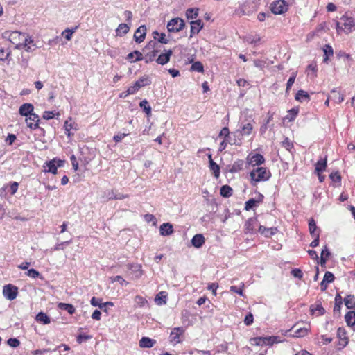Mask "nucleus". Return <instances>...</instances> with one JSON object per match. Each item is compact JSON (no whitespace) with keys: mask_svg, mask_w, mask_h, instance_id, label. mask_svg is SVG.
<instances>
[{"mask_svg":"<svg viewBox=\"0 0 355 355\" xmlns=\"http://www.w3.org/2000/svg\"><path fill=\"white\" fill-rule=\"evenodd\" d=\"M2 37L15 45L17 49H24L26 52H33L36 49V44L32 37L28 34L17 31H6Z\"/></svg>","mask_w":355,"mask_h":355,"instance_id":"obj_1","label":"nucleus"},{"mask_svg":"<svg viewBox=\"0 0 355 355\" xmlns=\"http://www.w3.org/2000/svg\"><path fill=\"white\" fill-rule=\"evenodd\" d=\"M271 175V172L266 167H257L250 173V183L253 187H256L260 182L268 181Z\"/></svg>","mask_w":355,"mask_h":355,"instance_id":"obj_2","label":"nucleus"},{"mask_svg":"<svg viewBox=\"0 0 355 355\" xmlns=\"http://www.w3.org/2000/svg\"><path fill=\"white\" fill-rule=\"evenodd\" d=\"M336 31L338 33L343 31L346 34L355 31V17H349L346 13L340 18V21L336 22Z\"/></svg>","mask_w":355,"mask_h":355,"instance_id":"obj_3","label":"nucleus"},{"mask_svg":"<svg viewBox=\"0 0 355 355\" xmlns=\"http://www.w3.org/2000/svg\"><path fill=\"white\" fill-rule=\"evenodd\" d=\"M19 293L18 287L8 284L3 287V295L8 300L12 301L17 297Z\"/></svg>","mask_w":355,"mask_h":355,"instance_id":"obj_4","label":"nucleus"},{"mask_svg":"<svg viewBox=\"0 0 355 355\" xmlns=\"http://www.w3.org/2000/svg\"><path fill=\"white\" fill-rule=\"evenodd\" d=\"M185 26L184 21L179 17L171 19L167 24V29L169 32L178 33Z\"/></svg>","mask_w":355,"mask_h":355,"instance_id":"obj_5","label":"nucleus"},{"mask_svg":"<svg viewBox=\"0 0 355 355\" xmlns=\"http://www.w3.org/2000/svg\"><path fill=\"white\" fill-rule=\"evenodd\" d=\"M337 338L338 340L337 347L338 350L344 349L349 343V338L344 327H339L337 329Z\"/></svg>","mask_w":355,"mask_h":355,"instance_id":"obj_6","label":"nucleus"},{"mask_svg":"<svg viewBox=\"0 0 355 355\" xmlns=\"http://www.w3.org/2000/svg\"><path fill=\"white\" fill-rule=\"evenodd\" d=\"M64 161L61 159H53L49 162H46L44 165V171L46 173H51L54 175L57 174L58 167H61L63 166Z\"/></svg>","mask_w":355,"mask_h":355,"instance_id":"obj_7","label":"nucleus"},{"mask_svg":"<svg viewBox=\"0 0 355 355\" xmlns=\"http://www.w3.org/2000/svg\"><path fill=\"white\" fill-rule=\"evenodd\" d=\"M258 2L257 0H246L242 5L241 10L243 15H250L257 11Z\"/></svg>","mask_w":355,"mask_h":355,"instance_id":"obj_8","label":"nucleus"},{"mask_svg":"<svg viewBox=\"0 0 355 355\" xmlns=\"http://www.w3.org/2000/svg\"><path fill=\"white\" fill-rule=\"evenodd\" d=\"M185 330L183 327H175L170 333V342L174 344L180 343L182 341Z\"/></svg>","mask_w":355,"mask_h":355,"instance_id":"obj_9","label":"nucleus"},{"mask_svg":"<svg viewBox=\"0 0 355 355\" xmlns=\"http://www.w3.org/2000/svg\"><path fill=\"white\" fill-rule=\"evenodd\" d=\"M288 6L284 0H278L270 5V10L275 15H281L287 11Z\"/></svg>","mask_w":355,"mask_h":355,"instance_id":"obj_10","label":"nucleus"},{"mask_svg":"<svg viewBox=\"0 0 355 355\" xmlns=\"http://www.w3.org/2000/svg\"><path fill=\"white\" fill-rule=\"evenodd\" d=\"M246 159L248 164L252 166H260L265 162L264 157L259 153H250L248 155Z\"/></svg>","mask_w":355,"mask_h":355,"instance_id":"obj_11","label":"nucleus"},{"mask_svg":"<svg viewBox=\"0 0 355 355\" xmlns=\"http://www.w3.org/2000/svg\"><path fill=\"white\" fill-rule=\"evenodd\" d=\"M26 123L27 125V127L29 128L31 130H36L39 128V122H40V118L37 114L35 113H33L25 119Z\"/></svg>","mask_w":355,"mask_h":355,"instance_id":"obj_12","label":"nucleus"},{"mask_svg":"<svg viewBox=\"0 0 355 355\" xmlns=\"http://www.w3.org/2000/svg\"><path fill=\"white\" fill-rule=\"evenodd\" d=\"M191 30H190V35L189 37L192 38L195 35L199 33V32L203 28L204 24L202 20L197 19L195 21H191L190 22Z\"/></svg>","mask_w":355,"mask_h":355,"instance_id":"obj_13","label":"nucleus"},{"mask_svg":"<svg viewBox=\"0 0 355 355\" xmlns=\"http://www.w3.org/2000/svg\"><path fill=\"white\" fill-rule=\"evenodd\" d=\"M309 326V324L308 325ZM297 324H294L290 331H293V337L295 338H303L308 335L310 332V327H300L297 328Z\"/></svg>","mask_w":355,"mask_h":355,"instance_id":"obj_14","label":"nucleus"},{"mask_svg":"<svg viewBox=\"0 0 355 355\" xmlns=\"http://www.w3.org/2000/svg\"><path fill=\"white\" fill-rule=\"evenodd\" d=\"M128 270L132 271V279H139L143 275L142 267L138 263H128L127 265Z\"/></svg>","mask_w":355,"mask_h":355,"instance_id":"obj_15","label":"nucleus"},{"mask_svg":"<svg viewBox=\"0 0 355 355\" xmlns=\"http://www.w3.org/2000/svg\"><path fill=\"white\" fill-rule=\"evenodd\" d=\"M146 31L147 29L145 25L140 26L136 30L134 34V39L137 43L140 44L145 40Z\"/></svg>","mask_w":355,"mask_h":355,"instance_id":"obj_16","label":"nucleus"},{"mask_svg":"<svg viewBox=\"0 0 355 355\" xmlns=\"http://www.w3.org/2000/svg\"><path fill=\"white\" fill-rule=\"evenodd\" d=\"M173 54V51L171 49L164 50L157 58H156V62L161 65H164L170 61L171 56Z\"/></svg>","mask_w":355,"mask_h":355,"instance_id":"obj_17","label":"nucleus"},{"mask_svg":"<svg viewBox=\"0 0 355 355\" xmlns=\"http://www.w3.org/2000/svg\"><path fill=\"white\" fill-rule=\"evenodd\" d=\"M33 110L34 106L31 103H26L20 106L19 109V113L20 115L26 117L33 114Z\"/></svg>","mask_w":355,"mask_h":355,"instance_id":"obj_18","label":"nucleus"},{"mask_svg":"<svg viewBox=\"0 0 355 355\" xmlns=\"http://www.w3.org/2000/svg\"><path fill=\"white\" fill-rule=\"evenodd\" d=\"M277 232L278 229L275 227L268 228L263 225H259V232L265 237H270L277 234Z\"/></svg>","mask_w":355,"mask_h":355,"instance_id":"obj_19","label":"nucleus"},{"mask_svg":"<svg viewBox=\"0 0 355 355\" xmlns=\"http://www.w3.org/2000/svg\"><path fill=\"white\" fill-rule=\"evenodd\" d=\"M126 60H128L130 62L132 63L136 62L137 61L143 60L144 56L140 51L135 50L127 55Z\"/></svg>","mask_w":355,"mask_h":355,"instance_id":"obj_20","label":"nucleus"},{"mask_svg":"<svg viewBox=\"0 0 355 355\" xmlns=\"http://www.w3.org/2000/svg\"><path fill=\"white\" fill-rule=\"evenodd\" d=\"M263 196L261 193L259 194V198L257 200H255L254 198H250L245 203V209L246 211H249L255 206L257 205V204H259L263 201Z\"/></svg>","mask_w":355,"mask_h":355,"instance_id":"obj_21","label":"nucleus"},{"mask_svg":"<svg viewBox=\"0 0 355 355\" xmlns=\"http://www.w3.org/2000/svg\"><path fill=\"white\" fill-rule=\"evenodd\" d=\"M174 232L172 224L169 223H165L160 225L159 233L162 236H169Z\"/></svg>","mask_w":355,"mask_h":355,"instance_id":"obj_22","label":"nucleus"},{"mask_svg":"<svg viewBox=\"0 0 355 355\" xmlns=\"http://www.w3.org/2000/svg\"><path fill=\"white\" fill-rule=\"evenodd\" d=\"M208 158L209 162V169L212 171L214 176L216 178H218L220 173V166L216 162H214L211 154L208 155Z\"/></svg>","mask_w":355,"mask_h":355,"instance_id":"obj_23","label":"nucleus"},{"mask_svg":"<svg viewBox=\"0 0 355 355\" xmlns=\"http://www.w3.org/2000/svg\"><path fill=\"white\" fill-rule=\"evenodd\" d=\"M168 297V293L166 291L159 292L155 297V302L159 306H162L166 304Z\"/></svg>","mask_w":355,"mask_h":355,"instance_id":"obj_24","label":"nucleus"},{"mask_svg":"<svg viewBox=\"0 0 355 355\" xmlns=\"http://www.w3.org/2000/svg\"><path fill=\"white\" fill-rule=\"evenodd\" d=\"M76 124L72 121L70 119L69 120H67L64 122V128L65 134L67 135L68 138H71L73 134L71 132V130H76Z\"/></svg>","mask_w":355,"mask_h":355,"instance_id":"obj_25","label":"nucleus"},{"mask_svg":"<svg viewBox=\"0 0 355 355\" xmlns=\"http://www.w3.org/2000/svg\"><path fill=\"white\" fill-rule=\"evenodd\" d=\"M156 343V340L149 337H142L139 340V347L141 348H150Z\"/></svg>","mask_w":355,"mask_h":355,"instance_id":"obj_26","label":"nucleus"},{"mask_svg":"<svg viewBox=\"0 0 355 355\" xmlns=\"http://www.w3.org/2000/svg\"><path fill=\"white\" fill-rule=\"evenodd\" d=\"M205 239L202 234H198L193 236L191 239L192 245L197 248H199L202 246L205 243Z\"/></svg>","mask_w":355,"mask_h":355,"instance_id":"obj_27","label":"nucleus"},{"mask_svg":"<svg viewBox=\"0 0 355 355\" xmlns=\"http://www.w3.org/2000/svg\"><path fill=\"white\" fill-rule=\"evenodd\" d=\"M243 165L244 161L242 159H238L232 164L229 171L232 173H238L243 168Z\"/></svg>","mask_w":355,"mask_h":355,"instance_id":"obj_28","label":"nucleus"},{"mask_svg":"<svg viewBox=\"0 0 355 355\" xmlns=\"http://www.w3.org/2000/svg\"><path fill=\"white\" fill-rule=\"evenodd\" d=\"M310 311L312 315H322L325 313L324 309L322 307L321 303L311 305Z\"/></svg>","mask_w":355,"mask_h":355,"instance_id":"obj_29","label":"nucleus"},{"mask_svg":"<svg viewBox=\"0 0 355 355\" xmlns=\"http://www.w3.org/2000/svg\"><path fill=\"white\" fill-rule=\"evenodd\" d=\"M257 220L256 218H248L245 223V229L247 232H252L257 225Z\"/></svg>","mask_w":355,"mask_h":355,"instance_id":"obj_30","label":"nucleus"},{"mask_svg":"<svg viewBox=\"0 0 355 355\" xmlns=\"http://www.w3.org/2000/svg\"><path fill=\"white\" fill-rule=\"evenodd\" d=\"M327 159H320L315 164V173H320L324 171L327 168Z\"/></svg>","mask_w":355,"mask_h":355,"instance_id":"obj_31","label":"nucleus"},{"mask_svg":"<svg viewBox=\"0 0 355 355\" xmlns=\"http://www.w3.org/2000/svg\"><path fill=\"white\" fill-rule=\"evenodd\" d=\"M330 252L327 245L324 246L321 252L320 256V265L321 266H325L327 261L329 259L330 256Z\"/></svg>","mask_w":355,"mask_h":355,"instance_id":"obj_32","label":"nucleus"},{"mask_svg":"<svg viewBox=\"0 0 355 355\" xmlns=\"http://www.w3.org/2000/svg\"><path fill=\"white\" fill-rule=\"evenodd\" d=\"M309 230L311 236L317 234L320 235V230L318 229L315 221L313 218L309 220Z\"/></svg>","mask_w":355,"mask_h":355,"instance_id":"obj_33","label":"nucleus"},{"mask_svg":"<svg viewBox=\"0 0 355 355\" xmlns=\"http://www.w3.org/2000/svg\"><path fill=\"white\" fill-rule=\"evenodd\" d=\"M323 52H324V58L323 62H327L329 58L333 56L334 55V50L331 46L329 44H325L323 47Z\"/></svg>","mask_w":355,"mask_h":355,"instance_id":"obj_34","label":"nucleus"},{"mask_svg":"<svg viewBox=\"0 0 355 355\" xmlns=\"http://www.w3.org/2000/svg\"><path fill=\"white\" fill-rule=\"evenodd\" d=\"M35 320L37 322L43 324H48L51 322L50 318L44 312H40L37 313L35 317Z\"/></svg>","mask_w":355,"mask_h":355,"instance_id":"obj_35","label":"nucleus"},{"mask_svg":"<svg viewBox=\"0 0 355 355\" xmlns=\"http://www.w3.org/2000/svg\"><path fill=\"white\" fill-rule=\"evenodd\" d=\"M130 31V27L128 24L122 23L120 24L116 29V33L118 36H123L127 34Z\"/></svg>","mask_w":355,"mask_h":355,"instance_id":"obj_36","label":"nucleus"},{"mask_svg":"<svg viewBox=\"0 0 355 355\" xmlns=\"http://www.w3.org/2000/svg\"><path fill=\"white\" fill-rule=\"evenodd\" d=\"M153 38L157 40L159 43L166 44L168 43V39L166 37L165 33H159L155 31L153 33Z\"/></svg>","mask_w":355,"mask_h":355,"instance_id":"obj_37","label":"nucleus"},{"mask_svg":"<svg viewBox=\"0 0 355 355\" xmlns=\"http://www.w3.org/2000/svg\"><path fill=\"white\" fill-rule=\"evenodd\" d=\"M58 307L61 310H65L71 315L73 314L76 311L75 307L71 304L60 302L58 304Z\"/></svg>","mask_w":355,"mask_h":355,"instance_id":"obj_38","label":"nucleus"},{"mask_svg":"<svg viewBox=\"0 0 355 355\" xmlns=\"http://www.w3.org/2000/svg\"><path fill=\"white\" fill-rule=\"evenodd\" d=\"M295 98L297 101H303L304 100H306L307 101H310V96L309 94L304 90H299L295 96Z\"/></svg>","mask_w":355,"mask_h":355,"instance_id":"obj_39","label":"nucleus"},{"mask_svg":"<svg viewBox=\"0 0 355 355\" xmlns=\"http://www.w3.org/2000/svg\"><path fill=\"white\" fill-rule=\"evenodd\" d=\"M347 309H352L355 307V297L352 295H347L343 300Z\"/></svg>","mask_w":355,"mask_h":355,"instance_id":"obj_40","label":"nucleus"},{"mask_svg":"<svg viewBox=\"0 0 355 355\" xmlns=\"http://www.w3.org/2000/svg\"><path fill=\"white\" fill-rule=\"evenodd\" d=\"M159 53L158 50L154 49L148 53H147L145 56L144 57V59L145 60L146 63L151 62L154 60H156V57Z\"/></svg>","mask_w":355,"mask_h":355,"instance_id":"obj_41","label":"nucleus"},{"mask_svg":"<svg viewBox=\"0 0 355 355\" xmlns=\"http://www.w3.org/2000/svg\"><path fill=\"white\" fill-rule=\"evenodd\" d=\"M220 195L224 198H229L233 194V189L229 185H223L220 190Z\"/></svg>","mask_w":355,"mask_h":355,"instance_id":"obj_42","label":"nucleus"},{"mask_svg":"<svg viewBox=\"0 0 355 355\" xmlns=\"http://www.w3.org/2000/svg\"><path fill=\"white\" fill-rule=\"evenodd\" d=\"M346 323L348 326H354L355 324V312L353 311H349L345 316Z\"/></svg>","mask_w":355,"mask_h":355,"instance_id":"obj_43","label":"nucleus"},{"mask_svg":"<svg viewBox=\"0 0 355 355\" xmlns=\"http://www.w3.org/2000/svg\"><path fill=\"white\" fill-rule=\"evenodd\" d=\"M199 9L198 8H188L186 10V17L188 19H196L198 16Z\"/></svg>","mask_w":355,"mask_h":355,"instance_id":"obj_44","label":"nucleus"},{"mask_svg":"<svg viewBox=\"0 0 355 355\" xmlns=\"http://www.w3.org/2000/svg\"><path fill=\"white\" fill-rule=\"evenodd\" d=\"M136 82L139 85V87L141 88L143 87L150 85L151 84V79L149 76L144 75V76L139 78Z\"/></svg>","mask_w":355,"mask_h":355,"instance_id":"obj_45","label":"nucleus"},{"mask_svg":"<svg viewBox=\"0 0 355 355\" xmlns=\"http://www.w3.org/2000/svg\"><path fill=\"white\" fill-rule=\"evenodd\" d=\"M253 124L250 122L243 124L241 127V133L242 135H250L253 130Z\"/></svg>","mask_w":355,"mask_h":355,"instance_id":"obj_46","label":"nucleus"},{"mask_svg":"<svg viewBox=\"0 0 355 355\" xmlns=\"http://www.w3.org/2000/svg\"><path fill=\"white\" fill-rule=\"evenodd\" d=\"M342 304L343 297L340 293H337L335 296V306L334 307V311L340 313Z\"/></svg>","mask_w":355,"mask_h":355,"instance_id":"obj_47","label":"nucleus"},{"mask_svg":"<svg viewBox=\"0 0 355 355\" xmlns=\"http://www.w3.org/2000/svg\"><path fill=\"white\" fill-rule=\"evenodd\" d=\"M134 301L137 306L139 307H144L148 304L147 300L139 295L135 296Z\"/></svg>","mask_w":355,"mask_h":355,"instance_id":"obj_48","label":"nucleus"},{"mask_svg":"<svg viewBox=\"0 0 355 355\" xmlns=\"http://www.w3.org/2000/svg\"><path fill=\"white\" fill-rule=\"evenodd\" d=\"M298 112L299 109L297 107H293L288 111V114L286 116V119L289 121H293L297 116Z\"/></svg>","mask_w":355,"mask_h":355,"instance_id":"obj_49","label":"nucleus"},{"mask_svg":"<svg viewBox=\"0 0 355 355\" xmlns=\"http://www.w3.org/2000/svg\"><path fill=\"white\" fill-rule=\"evenodd\" d=\"M101 299H98V298H96L95 297H93L92 299H91V304L94 306H99L100 308H103L104 305L105 304H110V305H113V303L112 302H106L105 304H101Z\"/></svg>","mask_w":355,"mask_h":355,"instance_id":"obj_50","label":"nucleus"},{"mask_svg":"<svg viewBox=\"0 0 355 355\" xmlns=\"http://www.w3.org/2000/svg\"><path fill=\"white\" fill-rule=\"evenodd\" d=\"M139 106L143 108L147 116H149L151 113V107L148 105L146 100H143L140 102Z\"/></svg>","mask_w":355,"mask_h":355,"instance_id":"obj_51","label":"nucleus"},{"mask_svg":"<svg viewBox=\"0 0 355 355\" xmlns=\"http://www.w3.org/2000/svg\"><path fill=\"white\" fill-rule=\"evenodd\" d=\"M266 345H272L274 343H279L282 342V340L279 339L278 336H266Z\"/></svg>","mask_w":355,"mask_h":355,"instance_id":"obj_52","label":"nucleus"},{"mask_svg":"<svg viewBox=\"0 0 355 355\" xmlns=\"http://www.w3.org/2000/svg\"><path fill=\"white\" fill-rule=\"evenodd\" d=\"M191 69L192 71H198V72H203L204 71V67L203 64L199 62H195L192 64Z\"/></svg>","mask_w":355,"mask_h":355,"instance_id":"obj_53","label":"nucleus"},{"mask_svg":"<svg viewBox=\"0 0 355 355\" xmlns=\"http://www.w3.org/2000/svg\"><path fill=\"white\" fill-rule=\"evenodd\" d=\"M282 146L288 150H291L294 148V145L292 141L288 137H286L282 143Z\"/></svg>","mask_w":355,"mask_h":355,"instance_id":"obj_54","label":"nucleus"},{"mask_svg":"<svg viewBox=\"0 0 355 355\" xmlns=\"http://www.w3.org/2000/svg\"><path fill=\"white\" fill-rule=\"evenodd\" d=\"M254 342V345L258 346L266 345V337H255L252 339Z\"/></svg>","mask_w":355,"mask_h":355,"instance_id":"obj_55","label":"nucleus"},{"mask_svg":"<svg viewBox=\"0 0 355 355\" xmlns=\"http://www.w3.org/2000/svg\"><path fill=\"white\" fill-rule=\"evenodd\" d=\"M243 288H244L243 284H242L241 286L239 288L236 287V286H230V291L236 293L241 297H244Z\"/></svg>","mask_w":355,"mask_h":355,"instance_id":"obj_56","label":"nucleus"},{"mask_svg":"<svg viewBox=\"0 0 355 355\" xmlns=\"http://www.w3.org/2000/svg\"><path fill=\"white\" fill-rule=\"evenodd\" d=\"M140 88L139 85L135 81L132 86L128 88V94H135Z\"/></svg>","mask_w":355,"mask_h":355,"instance_id":"obj_57","label":"nucleus"},{"mask_svg":"<svg viewBox=\"0 0 355 355\" xmlns=\"http://www.w3.org/2000/svg\"><path fill=\"white\" fill-rule=\"evenodd\" d=\"M295 78H296V73H293L292 74V76L289 78L288 80L287 81V83H286V92H288L291 89V87L293 86L294 82H295Z\"/></svg>","mask_w":355,"mask_h":355,"instance_id":"obj_58","label":"nucleus"},{"mask_svg":"<svg viewBox=\"0 0 355 355\" xmlns=\"http://www.w3.org/2000/svg\"><path fill=\"white\" fill-rule=\"evenodd\" d=\"M92 338L91 335H86V334H79L76 337V341L80 344L84 341H86L87 340H89Z\"/></svg>","mask_w":355,"mask_h":355,"instance_id":"obj_59","label":"nucleus"},{"mask_svg":"<svg viewBox=\"0 0 355 355\" xmlns=\"http://www.w3.org/2000/svg\"><path fill=\"white\" fill-rule=\"evenodd\" d=\"M324 282L331 283L334 280V275L329 271H327L323 277Z\"/></svg>","mask_w":355,"mask_h":355,"instance_id":"obj_60","label":"nucleus"},{"mask_svg":"<svg viewBox=\"0 0 355 355\" xmlns=\"http://www.w3.org/2000/svg\"><path fill=\"white\" fill-rule=\"evenodd\" d=\"M26 274L27 276L31 277L32 278H37L40 276V272L33 268L28 270Z\"/></svg>","mask_w":355,"mask_h":355,"instance_id":"obj_61","label":"nucleus"},{"mask_svg":"<svg viewBox=\"0 0 355 355\" xmlns=\"http://www.w3.org/2000/svg\"><path fill=\"white\" fill-rule=\"evenodd\" d=\"M219 137H223L224 139H227L230 137V130L227 127H224L221 129Z\"/></svg>","mask_w":355,"mask_h":355,"instance_id":"obj_62","label":"nucleus"},{"mask_svg":"<svg viewBox=\"0 0 355 355\" xmlns=\"http://www.w3.org/2000/svg\"><path fill=\"white\" fill-rule=\"evenodd\" d=\"M291 275L297 278L301 279L303 277V273L302 270L299 268H294L291 272Z\"/></svg>","mask_w":355,"mask_h":355,"instance_id":"obj_63","label":"nucleus"},{"mask_svg":"<svg viewBox=\"0 0 355 355\" xmlns=\"http://www.w3.org/2000/svg\"><path fill=\"white\" fill-rule=\"evenodd\" d=\"M330 179L336 182H340L341 181V176L338 172L331 173L329 175Z\"/></svg>","mask_w":355,"mask_h":355,"instance_id":"obj_64","label":"nucleus"}]
</instances>
